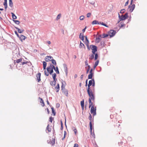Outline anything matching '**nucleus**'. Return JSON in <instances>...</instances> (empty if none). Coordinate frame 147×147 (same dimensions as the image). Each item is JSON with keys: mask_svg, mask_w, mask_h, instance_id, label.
Instances as JSON below:
<instances>
[{"mask_svg": "<svg viewBox=\"0 0 147 147\" xmlns=\"http://www.w3.org/2000/svg\"><path fill=\"white\" fill-rule=\"evenodd\" d=\"M54 65L52 64H51L50 65L47 67V72L45 70V74L47 76H48L49 75V73L51 74L53 72Z\"/></svg>", "mask_w": 147, "mask_h": 147, "instance_id": "f257e3e1", "label": "nucleus"}, {"mask_svg": "<svg viewBox=\"0 0 147 147\" xmlns=\"http://www.w3.org/2000/svg\"><path fill=\"white\" fill-rule=\"evenodd\" d=\"M94 80H90L89 82L87 90H94Z\"/></svg>", "mask_w": 147, "mask_h": 147, "instance_id": "f03ea898", "label": "nucleus"}, {"mask_svg": "<svg viewBox=\"0 0 147 147\" xmlns=\"http://www.w3.org/2000/svg\"><path fill=\"white\" fill-rule=\"evenodd\" d=\"M87 91L88 93L89 96V100L90 99V100H94V96L93 93L94 90H87Z\"/></svg>", "mask_w": 147, "mask_h": 147, "instance_id": "7ed1b4c3", "label": "nucleus"}, {"mask_svg": "<svg viewBox=\"0 0 147 147\" xmlns=\"http://www.w3.org/2000/svg\"><path fill=\"white\" fill-rule=\"evenodd\" d=\"M90 48L92 50V52L93 54H95V52L97 51V47L94 45H90Z\"/></svg>", "mask_w": 147, "mask_h": 147, "instance_id": "20e7f679", "label": "nucleus"}, {"mask_svg": "<svg viewBox=\"0 0 147 147\" xmlns=\"http://www.w3.org/2000/svg\"><path fill=\"white\" fill-rule=\"evenodd\" d=\"M96 107H94V106H92L91 107L90 113L92 114H93L94 116L96 115Z\"/></svg>", "mask_w": 147, "mask_h": 147, "instance_id": "39448f33", "label": "nucleus"}, {"mask_svg": "<svg viewBox=\"0 0 147 147\" xmlns=\"http://www.w3.org/2000/svg\"><path fill=\"white\" fill-rule=\"evenodd\" d=\"M127 13H126L124 15H122L121 17L119 15V18L120 19V20H125L127 17Z\"/></svg>", "mask_w": 147, "mask_h": 147, "instance_id": "423d86ee", "label": "nucleus"}, {"mask_svg": "<svg viewBox=\"0 0 147 147\" xmlns=\"http://www.w3.org/2000/svg\"><path fill=\"white\" fill-rule=\"evenodd\" d=\"M116 33V31L113 30H110L109 32L108 33L109 35L111 37L114 36Z\"/></svg>", "mask_w": 147, "mask_h": 147, "instance_id": "0eeeda50", "label": "nucleus"}, {"mask_svg": "<svg viewBox=\"0 0 147 147\" xmlns=\"http://www.w3.org/2000/svg\"><path fill=\"white\" fill-rule=\"evenodd\" d=\"M53 59V57L51 56H47L45 58V60L46 61L48 62L51 61Z\"/></svg>", "mask_w": 147, "mask_h": 147, "instance_id": "6e6552de", "label": "nucleus"}, {"mask_svg": "<svg viewBox=\"0 0 147 147\" xmlns=\"http://www.w3.org/2000/svg\"><path fill=\"white\" fill-rule=\"evenodd\" d=\"M135 7V5L133 4L131 5H129L128 7L129 11L131 12L133 11Z\"/></svg>", "mask_w": 147, "mask_h": 147, "instance_id": "1a4fd4ad", "label": "nucleus"}, {"mask_svg": "<svg viewBox=\"0 0 147 147\" xmlns=\"http://www.w3.org/2000/svg\"><path fill=\"white\" fill-rule=\"evenodd\" d=\"M40 76L41 74L40 73L37 74L36 75V81L39 82L40 81Z\"/></svg>", "mask_w": 147, "mask_h": 147, "instance_id": "9d476101", "label": "nucleus"}, {"mask_svg": "<svg viewBox=\"0 0 147 147\" xmlns=\"http://www.w3.org/2000/svg\"><path fill=\"white\" fill-rule=\"evenodd\" d=\"M20 40L21 41H22L23 40H24L26 38V37L22 35H20V36H19Z\"/></svg>", "mask_w": 147, "mask_h": 147, "instance_id": "9b49d317", "label": "nucleus"}, {"mask_svg": "<svg viewBox=\"0 0 147 147\" xmlns=\"http://www.w3.org/2000/svg\"><path fill=\"white\" fill-rule=\"evenodd\" d=\"M49 125L48 124L46 128V131L47 133H48L51 132V129L50 127H49Z\"/></svg>", "mask_w": 147, "mask_h": 147, "instance_id": "f8f14e48", "label": "nucleus"}, {"mask_svg": "<svg viewBox=\"0 0 147 147\" xmlns=\"http://www.w3.org/2000/svg\"><path fill=\"white\" fill-rule=\"evenodd\" d=\"M85 44L86 45L87 47H88L89 41L87 38V36H85Z\"/></svg>", "mask_w": 147, "mask_h": 147, "instance_id": "ddd939ff", "label": "nucleus"}, {"mask_svg": "<svg viewBox=\"0 0 147 147\" xmlns=\"http://www.w3.org/2000/svg\"><path fill=\"white\" fill-rule=\"evenodd\" d=\"M38 99L40 100V102L41 103V105L42 107H44L45 106V103L43 99L40 98V97H39Z\"/></svg>", "mask_w": 147, "mask_h": 147, "instance_id": "4468645a", "label": "nucleus"}, {"mask_svg": "<svg viewBox=\"0 0 147 147\" xmlns=\"http://www.w3.org/2000/svg\"><path fill=\"white\" fill-rule=\"evenodd\" d=\"M56 80H53L52 82H50L51 85L52 86H55L56 83Z\"/></svg>", "mask_w": 147, "mask_h": 147, "instance_id": "2eb2a0df", "label": "nucleus"}, {"mask_svg": "<svg viewBox=\"0 0 147 147\" xmlns=\"http://www.w3.org/2000/svg\"><path fill=\"white\" fill-rule=\"evenodd\" d=\"M62 90L63 92L64 93L65 95L66 96H67L68 94V92L67 90L65 89Z\"/></svg>", "mask_w": 147, "mask_h": 147, "instance_id": "dca6fc26", "label": "nucleus"}, {"mask_svg": "<svg viewBox=\"0 0 147 147\" xmlns=\"http://www.w3.org/2000/svg\"><path fill=\"white\" fill-rule=\"evenodd\" d=\"M22 59L20 58V59H18L16 60V61H14V63H15L16 62L17 63H19L20 62L22 63Z\"/></svg>", "mask_w": 147, "mask_h": 147, "instance_id": "f3484780", "label": "nucleus"}, {"mask_svg": "<svg viewBox=\"0 0 147 147\" xmlns=\"http://www.w3.org/2000/svg\"><path fill=\"white\" fill-rule=\"evenodd\" d=\"M55 88V89H56V92H58L59 90V84H57V86Z\"/></svg>", "mask_w": 147, "mask_h": 147, "instance_id": "a211bd4d", "label": "nucleus"}, {"mask_svg": "<svg viewBox=\"0 0 147 147\" xmlns=\"http://www.w3.org/2000/svg\"><path fill=\"white\" fill-rule=\"evenodd\" d=\"M53 69L56 72L57 74H59V72L58 70V69L57 67H56L54 66Z\"/></svg>", "mask_w": 147, "mask_h": 147, "instance_id": "6ab92c4d", "label": "nucleus"}, {"mask_svg": "<svg viewBox=\"0 0 147 147\" xmlns=\"http://www.w3.org/2000/svg\"><path fill=\"white\" fill-rule=\"evenodd\" d=\"M79 38L82 41L84 40V36L83 34L82 33H80L79 35Z\"/></svg>", "mask_w": 147, "mask_h": 147, "instance_id": "aec40b11", "label": "nucleus"}, {"mask_svg": "<svg viewBox=\"0 0 147 147\" xmlns=\"http://www.w3.org/2000/svg\"><path fill=\"white\" fill-rule=\"evenodd\" d=\"M84 100L83 99L82 101H81V106L82 108V109H84Z\"/></svg>", "mask_w": 147, "mask_h": 147, "instance_id": "412c9836", "label": "nucleus"}, {"mask_svg": "<svg viewBox=\"0 0 147 147\" xmlns=\"http://www.w3.org/2000/svg\"><path fill=\"white\" fill-rule=\"evenodd\" d=\"M89 108H90L91 107H92V106H94V105H93V102H91V100L90 99L89 100Z\"/></svg>", "mask_w": 147, "mask_h": 147, "instance_id": "4be33fe9", "label": "nucleus"}, {"mask_svg": "<svg viewBox=\"0 0 147 147\" xmlns=\"http://www.w3.org/2000/svg\"><path fill=\"white\" fill-rule=\"evenodd\" d=\"M92 24H100V23L98 21H97L96 20H95L93 21L92 22Z\"/></svg>", "mask_w": 147, "mask_h": 147, "instance_id": "5701e85b", "label": "nucleus"}, {"mask_svg": "<svg viewBox=\"0 0 147 147\" xmlns=\"http://www.w3.org/2000/svg\"><path fill=\"white\" fill-rule=\"evenodd\" d=\"M65 82H62V85H61V90H63V89H65Z\"/></svg>", "mask_w": 147, "mask_h": 147, "instance_id": "b1692460", "label": "nucleus"}, {"mask_svg": "<svg viewBox=\"0 0 147 147\" xmlns=\"http://www.w3.org/2000/svg\"><path fill=\"white\" fill-rule=\"evenodd\" d=\"M47 63L45 61L43 62V68L44 70H45L47 66Z\"/></svg>", "mask_w": 147, "mask_h": 147, "instance_id": "393cba45", "label": "nucleus"}, {"mask_svg": "<svg viewBox=\"0 0 147 147\" xmlns=\"http://www.w3.org/2000/svg\"><path fill=\"white\" fill-rule=\"evenodd\" d=\"M89 124H90V132L91 133L92 131V125L91 121H90V122Z\"/></svg>", "mask_w": 147, "mask_h": 147, "instance_id": "a878e982", "label": "nucleus"}, {"mask_svg": "<svg viewBox=\"0 0 147 147\" xmlns=\"http://www.w3.org/2000/svg\"><path fill=\"white\" fill-rule=\"evenodd\" d=\"M16 28L18 30V32L20 33H22L24 31L23 30H20L18 28Z\"/></svg>", "mask_w": 147, "mask_h": 147, "instance_id": "bb28decb", "label": "nucleus"}, {"mask_svg": "<svg viewBox=\"0 0 147 147\" xmlns=\"http://www.w3.org/2000/svg\"><path fill=\"white\" fill-rule=\"evenodd\" d=\"M100 38L99 37H96V42L97 43L100 42Z\"/></svg>", "mask_w": 147, "mask_h": 147, "instance_id": "cd10ccee", "label": "nucleus"}, {"mask_svg": "<svg viewBox=\"0 0 147 147\" xmlns=\"http://www.w3.org/2000/svg\"><path fill=\"white\" fill-rule=\"evenodd\" d=\"M9 5L10 7H12L13 6V3L12 0H9Z\"/></svg>", "mask_w": 147, "mask_h": 147, "instance_id": "c85d7f7f", "label": "nucleus"}, {"mask_svg": "<svg viewBox=\"0 0 147 147\" xmlns=\"http://www.w3.org/2000/svg\"><path fill=\"white\" fill-rule=\"evenodd\" d=\"M79 46L80 48L85 47L83 43H82L81 42H80Z\"/></svg>", "mask_w": 147, "mask_h": 147, "instance_id": "c756f323", "label": "nucleus"}, {"mask_svg": "<svg viewBox=\"0 0 147 147\" xmlns=\"http://www.w3.org/2000/svg\"><path fill=\"white\" fill-rule=\"evenodd\" d=\"M11 13L12 15V17L13 19H16L17 18V17L13 13Z\"/></svg>", "mask_w": 147, "mask_h": 147, "instance_id": "7c9ffc66", "label": "nucleus"}, {"mask_svg": "<svg viewBox=\"0 0 147 147\" xmlns=\"http://www.w3.org/2000/svg\"><path fill=\"white\" fill-rule=\"evenodd\" d=\"M52 77H53V80H57V79H56V75L55 73L53 74L52 75Z\"/></svg>", "mask_w": 147, "mask_h": 147, "instance_id": "2f4dec72", "label": "nucleus"}, {"mask_svg": "<svg viewBox=\"0 0 147 147\" xmlns=\"http://www.w3.org/2000/svg\"><path fill=\"white\" fill-rule=\"evenodd\" d=\"M52 63L54 65H56L57 64L56 61L54 59H52Z\"/></svg>", "mask_w": 147, "mask_h": 147, "instance_id": "473e14b6", "label": "nucleus"}, {"mask_svg": "<svg viewBox=\"0 0 147 147\" xmlns=\"http://www.w3.org/2000/svg\"><path fill=\"white\" fill-rule=\"evenodd\" d=\"M3 5L4 6L5 8L6 9L7 7V1H4V2L3 3Z\"/></svg>", "mask_w": 147, "mask_h": 147, "instance_id": "72a5a7b5", "label": "nucleus"}, {"mask_svg": "<svg viewBox=\"0 0 147 147\" xmlns=\"http://www.w3.org/2000/svg\"><path fill=\"white\" fill-rule=\"evenodd\" d=\"M61 13H59L57 15V18H56V20H57L59 19H60V18H61Z\"/></svg>", "mask_w": 147, "mask_h": 147, "instance_id": "f704fd0d", "label": "nucleus"}, {"mask_svg": "<svg viewBox=\"0 0 147 147\" xmlns=\"http://www.w3.org/2000/svg\"><path fill=\"white\" fill-rule=\"evenodd\" d=\"M99 63V61L98 60L95 63L94 67L95 68L98 65Z\"/></svg>", "mask_w": 147, "mask_h": 147, "instance_id": "c9c22d12", "label": "nucleus"}, {"mask_svg": "<svg viewBox=\"0 0 147 147\" xmlns=\"http://www.w3.org/2000/svg\"><path fill=\"white\" fill-rule=\"evenodd\" d=\"M72 129L73 130V131H74V133H75V134L76 135L77 134V130L74 127H73L72 128Z\"/></svg>", "mask_w": 147, "mask_h": 147, "instance_id": "e433bc0d", "label": "nucleus"}, {"mask_svg": "<svg viewBox=\"0 0 147 147\" xmlns=\"http://www.w3.org/2000/svg\"><path fill=\"white\" fill-rule=\"evenodd\" d=\"M109 35V34H102V37L103 38L106 37L108 36Z\"/></svg>", "mask_w": 147, "mask_h": 147, "instance_id": "4c0bfd02", "label": "nucleus"}, {"mask_svg": "<svg viewBox=\"0 0 147 147\" xmlns=\"http://www.w3.org/2000/svg\"><path fill=\"white\" fill-rule=\"evenodd\" d=\"M93 74H90L88 76V78L89 79H91L92 78Z\"/></svg>", "mask_w": 147, "mask_h": 147, "instance_id": "58836bf2", "label": "nucleus"}, {"mask_svg": "<svg viewBox=\"0 0 147 147\" xmlns=\"http://www.w3.org/2000/svg\"><path fill=\"white\" fill-rule=\"evenodd\" d=\"M14 22L16 24H19L20 22L17 20H13Z\"/></svg>", "mask_w": 147, "mask_h": 147, "instance_id": "ea45409f", "label": "nucleus"}, {"mask_svg": "<svg viewBox=\"0 0 147 147\" xmlns=\"http://www.w3.org/2000/svg\"><path fill=\"white\" fill-rule=\"evenodd\" d=\"M94 58V55L93 54H91L90 56V57L89 58V59H93Z\"/></svg>", "mask_w": 147, "mask_h": 147, "instance_id": "a19ab883", "label": "nucleus"}, {"mask_svg": "<svg viewBox=\"0 0 147 147\" xmlns=\"http://www.w3.org/2000/svg\"><path fill=\"white\" fill-rule=\"evenodd\" d=\"M100 24H101L103 26H104L106 27H108V26H107L103 22H99Z\"/></svg>", "mask_w": 147, "mask_h": 147, "instance_id": "79ce46f5", "label": "nucleus"}, {"mask_svg": "<svg viewBox=\"0 0 147 147\" xmlns=\"http://www.w3.org/2000/svg\"><path fill=\"white\" fill-rule=\"evenodd\" d=\"M84 18V16H82L80 17V20H83Z\"/></svg>", "mask_w": 147, "mask_h": 147, "instance_id": "37998d69", "label": "nucleus"}, {"mask_svg": "<svg viewBox=\"0 0 147 147\" xmlns=\"http://www.w3.org/2000/svg\"><path fill=\"white\" fill-rule=\"evenodd\" d=\"M28 63V62L27 61H25L22 62V65H23L25 64H26Z\"/></svg>", "mask_w": 147, "mask_h": 147, "instance_id": "c03bdc74", "label": "nucleus"}, {"mask_svg": "<svg viewBox=\"0 0 147 147\" xmlns=\"http://www.w3.org/2000/svg\"><path fill=\"white\" fill-rule=\"evenodd\" d=\"M98 54H95V57H94V59L95 60H96L98 58Z\"/></svg>", "mask_w": 147, "mask_h": 147, "instance_id": "a18cd8bd", "label": "nucleus"}, {"mask_svg": "<svg viewBox=\"0 0 147 147\" xmlns=\"http://www.w3.org/2000/svg\"><path fill=\"white\" fill-rule=\"evenodd\" d=\"M52 111V113H53L54 115H55V112L54 110V109L53 108H51Z\"/></svg>", "mask_w": 147, "mask_h": 147, "instance_id": "49530a36", "label": "nucleus"}, {"mask_svg": "<svg viewBox=\"0 0 147 147\" xmlns=\"http://www.w3.org/2000/svg\"><path fill=\"white\" fill-rule=\"evenodd\" d=\"M53 120V118L51 117H50L49 118V121L51 122V123H52Z\"/></svg>", "mask_w": 147, "mask_h": 147, "instance_id": "de8ad7c7", "label": "nucleus"}, {"mask_svg": "<svg viewBox=\"0 0 147 147\" xmlns=\"http://www.w3.org/2000/svg\"><path fill=\"white\" fill-rule=\"evenodd\" d=\"M91 15V13H87V17H89Z\"/></svg>", "mask_w": 147, "mask_h": 147, "instance_id": "09e8293b", "label": "nucleus"}, {"mask_svg": "<svg viewBox=\"0 0 147 147\" xmlns=\"http://www.w3.org/2000/svg\"><path fill=\"white\" fill-rule=\"evenodd\" d=\"M125 25L124 24H123V23L121 22L120 23V27H123Z\"/></svg>", "mask_w": 147, "mask_h": 147, "instance_id": "8fccbe9b", "label": "nucleus"}, {"mask_svg": "<svg viewBox=\"0 0 147 147\" xmlns=\"http://www.w3.org/2000/svg\"><path fill=\"white\" fill-rule=\"evenodd\" d=\"M88 118L89 119L90 121H91L92 120V116H91V115L90 114V115L89 116Z\"/></svg>", "mask_w": 147, "mask_h": 147, "instance_id": "3c124183", "label": "nucleus"}, {"mask_svg": "<svg viewBox=\"0 0 147 147\" xmlns=\"http://www.w3.org/2000/svg\"><path fill=\"white\" fill-rule=\"evenodd\" d=\"M92 69H91L90 71V74H93V72H92Z\"/></svg>", "mask_w": 147, "mask_h": 147, "instance_id": "603ef678", "label": "nucleus"}, {"mask_svg": "<svg viewBox=\"0 0 147 147\" xmlns=\"http://www.w3.org/2000/svg\"><path fill=\"white\" fill-rule=\"evenodd\" d=\"M85 64L86 65H88V61L86 60L85 62Z\"/></svg>", "mask_w": 147, "mask_h": 147, "instance_id": "864d4df0", "label": "nucleus"}, {"mask_svg": "<svg viewBox=\"0 0 147 147\" xmlns=\"http://www.w3.org/2000/svg\"><path fill=\"white\" fill-rule=\"evenodd\" d=\"M78 145L77 144H75L74 145V147H78Z\"/></svg>", "mask_w": 147, "mask_h": 147, "instance_id": "5fc2aeb1", "label": "nucleus"}, {"mask_svg": "<svg viewBox=\"0 0 147 147\" xmlns=\"http://www.w3.org/2000/svg\"><path fill=\"white\" fill-rule=\"evenodd\" d=\"M86 28V26L84 29L82 30V31L83 32H85Z\"/></svg>", "mask_w": 147, "mask_h": 147, "instance_id": "6e6d98bb", "label": "nucleus"}, {"mask_svg": "<svg viewBox=\"0 0 147 147\" xmlns=\"http://www.w3.org/2000/svg\"><path fill=\"white\" fill-rule=\"evenodd\" d=\"M128 1L129 0H128L125 3V6H126L128 4Z\"/></svg>", "mask_w": 147, "mask_h": 147, "instance_id": "4d7b16f0", "label": "nucleus"}, {"mask_svg": "<svg viewBox=\"0 0 147 147\" xmlns=\"http://www.w3.org/2000/svg\"><path fill=\"white\" fill-rule=\"evenodd\" d=\"M88 80H86V85L85 86H86L87 85V82H88Z\"/></svg>", "mask_w": 147, "mask_h": 147, "instance_id": "13d9d810", "label": "nucleus"}, {"mask_svg": "<svg viewBox=\"0 0 147 147\" xmlns=\"http://www.w3.org/2000/svg\"><path fill=\"white\" fill-rule=\"evenodd\" d=\"M91 135H92V136H94V132H93V133H92V132L91 133Z\"/></svg>", "mask_w": 147, "mask_h": 147, "instance_id": "bf43d9fd", "label": "nucleus"}, {"mask_svg": "<svg viewBox=\"0 0 147 147\" xmlns=\"http://www.w3.org/2000/svg\"><path fill=\"white\" fill-rule=\"evenodd\" d=\"M47 112H48V114H49L50 111H49V109L47 108Z\"/></svg>", "mask_w": 147, "mask_h": 147, "instance_id": "052dcab7", "label": "nucleus"}, {"mask_svg": "<svg viewBox=\"0 0 147 147\" xmlns=\"http://www.w3.org/2000/svg\"><path fill=\"white\" fill-rule=\"evenodd\" d=\"M47 43L49 44H51V42L50 41H47Z\"/></svg>", "mask_w": 147, "mask_h": 147, "instance_id": "680f3d73", "label": "nucleus"}, {"mask_svg": "<svg viewBox=\"0 0 147 147\" xmlns=\"http://www.w3.org/2000/svg\"><path fill=\"white\" fill-rule=\"evenodd\" d=\"M90 69H88L87 70H86V74H88L89 72V70Z\"/></svg>", "mask_w": 147, "mask_h": 147, "instance_id": "e2e57ef3", "label": "nucleus"}, {"mask_svg": "<svg viewBox=\"0 0 147 147\" xmlns=\"http://www.w3.org/2000/svg\"><path fill=\"white\" fill-rule=\"evenodd\" d=\"M88 69H90V66L88 65Z\"/></svg>", "mask_w": 147, "mask_h": 147, "instance_id": "0e129e2a", "label": "nucleus"}, {"mask_svg": "<svg viewBox=\"0 0 147 147\" xmlns=\"http://www.w3.org/2000/svg\"><path fill=\"white\" fill-rule=\"evenodd\" d=\"M47 102L48 104L49 105V103L48 100H47Z\"/></svg>", "mask_w": 147, "mask_h": 147, "instance_id": "69168bd1", "label": "nucleus"}, {"mask_svg": "<svg viewBox=\"0 0 147 147\" xmlns=\"http://www.w3.org/2000/svg\"><path fill=\"white\" fill-rule=\"evenodd\" d=\"M74 58H75V59H76V55H74Z\"/></svg>", "mask_w": 147, "mask_h": 147, "instance_id": "338daca9", "label": "nucleus"}, {"mask_svg": "<svg viewBox=\"0 0 147 147\" xmlns=\"http://www.w3.org/2000/svg\"><path fill=\"white\" fill-rule=\"evenodd\" d=\"M79 86H80V87H81V83H80V84H79Z\"/></svg>", "mask_w": 147, "mask_h": 147, "instance_id": "774afa93", "label": "nucleus"}]
</instances>
